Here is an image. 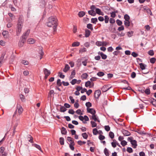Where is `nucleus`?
<instances>
[{
  "mask_svg": "<svg viewBox=\"0 0 156 156\" xmlns=\"http://www.w3.org/2000/svg\"><path fill=\"white\" fill-rule=\"evenodd\" d=\"M57 19L56 17L51 16L49 18L46 24L48 27H53L54 31L55 32L56 30V27L57 25Z\"/></svg>",
  "mask_w": 156,
  "mask_h": 156,
  "instance_id": "f257e3e1",
  "label": "nucleus"
},
{
  "mask_svg": "<svg viewBox=\"0 0 156 156\" xmlns=\"http://www.w3.org/2000/svg\"><path fill=\"white\" fill-rule=\"evenodd\" d=\"M23 17L20 16L19 18L18 22L16 25V33L17 36H19L20 35L21 31L23 26Z\"/></svg>",
  "mask_w": 156,
  "mask_h": 156,
  "instance_id": "f03ea898",
  "label": "nucleus"
},
{
  "mask_svg": "<svg viewBox=\"0 0 156 156\" xmlns=\"http://www.w3.org/2000/svg\"><path fill=\"white\" fill-rule=\"evenodd\" d=\"M20 120L19 118H16L13 119L12 122V125L13 126L14 130H15L16 127L20 123Z\"/></svg>",
  "mask_w": 156,
  "mask_h": 156,
  "instance_id": "7ed1b4c3",
  "label": "nucleus"
},
{
  "mask_svg": "<svg viewBox=\"0 0 156 156\" xmlns=\"http://www.w3.org/2000/svg\"><path fill=\"white\" fill-rule=\"evenodd\" d=\"M23 109L22 106L19 104H17L16 112H18L20 115L23 112Z\"/></svg>",
  "mask_w": 156,
  "mask_h": 156,
  "instance_id": "20e7f679",
  "label": "nucleus"
},
{
  "mask_svg": "<svg viewBox=\"0 0 156 156\" xmlns=\"http://www.w3.org/2000/svg\"><path fill=\"white\" fill-rule=\"evenodd\" d=\"M30 30H27L22 35L23 39H26L29 34Z\"/></svg>",
  "mask_w": 156,
  "mask_h": 156,
  "instance_id": "39448f33",
  "label": "nucleus"
},
{
  "mask_svg": "<svg viewBox=\"0 0 156 156\" xmlns=\"http://www.w3.org/2000/svg\"><path fill=\"white\" fill-rule=\"evenodd\" d=\"M87 112L88 113L91 114L92 115H95L96 111L95 110L91 108H87Z\"/></svg>",
  "mask_w": 156,
  "mask_h": 156,
  "instance_id": "423d86ee",
  "label": "nucleus"
},
{
  "mask_svg": "<svg viewBox=\"0 0 156 156\" xmlns=\"http://www.w3.org/2000/svg\"><path fill=\"white\" fill-rule=\"evenodd\" d=\"M101 91L97 90L95 91L94 93V97L95 98H98L101 94Z\"/></svg>",
  "mask_w": 156,
  "mask_h": 156,
  "instance_id": "0eeeda50",
  "label": "nucleus"
},
{
  "mask_svg": "<svg viewBox=\"0 0 156 156\" xmlns=\"http://www.w3.org/2000/svg\"><path fill=\"white\" fill-rule=\"evenodd\" d=\"M96 13L99 15L103 16L104 15V13L102 12L101 10L99 8L96 9Z\"/></svg>",
  "mask_w": 156,
  "mask_h": 156,
  "instance_id": "6e6552de",
  "label": "nucleus"
},
{
  "mask_svg": "<svg viewBox=\"0 0 156 156\" xmlns=\"http://www.w3.org/2000/svg\"><path fill=\"white\" fill-rule=\"evenodd\" d=\"M96 44L98 46H100L102 45L106 46L107 45V43L104 42L97 41L96 42Z\"/></svg>",
  "mask_w": 156,
  "mask_h": 156,
  "instance_id": "1a4fd4ad",
  "label": "nucleus"
},
{
  "mask_svg": "<svg viewBox=\"0 0 156 156\" xmlns=\"http://www.w3.org/2000/svg\"><path fill=\"white\" fill-rule=\"evenodd\" d=\"M111 87H108V86L107 85H105L101 88L102 91L105 92L108 90Z\"/></svg>",
  "mask_w": 156,
  "mask_h": 156,
  "instance_id": "9d476101",
  "label": "nucleus"
},
{
  "mask_svg": "<svg viewBox=\"0 0 156 156\" xmlns=\"http://www.w3.org/2000/svg\"><path fill=\"white\" fill-rule=\"evenodd\" d=\"M90 119L94 120L95 122L97 121L99 122H100V121L98 119V117H97L95 115H92L91 116V118H90Z\"/></svg>",
  "mask_w": 156,
  "mask_h": 156,
  "instance_id": "9b49d317",
  "label": "nucleus"
},
{
  "mask_svg": "<svg viewBox=\"0 0 156 156\" xmlns=\"http://www.w3.org/2000/svg\"><path fill=\"white\" fill-rule=\"evenodd\" d=\"M8 34L9 32L8 31L5 30L2 33V34L4 37L6 38H8L9 36Z\"/></svg>",
  "mask_w": 156,
  "mask_h": 156,
  "instance_id": "f8f14e48",
  "label": "nucleus"
},
{
  "mask_svg": "<svg viewBox=\"0 0 156 156\" xmlns=\"http://www.w3.org/2000/svg\"><path fill=\"white\" fill-rule=\"evenodd\" d=\"M98 54L101 56L102 59H105L107 58V55L103 54L102 52L99 51L98 52Z\"/></svg>",
  "mask_w": 156,
  "mask_h": 156,
  "instance_id": "ddd939ff",
  "label": "nucleus"
},
{
  "mask_svg": "<svg viewBox=\"0 0 156 156\" xmlns=\"http://www.w3.org/2000/svg\"><path fill=\"white\" fill-rule=\"evenodd\" d=\"M122 133L125 136H129L130 135V133L127 130H122Z\"/></svg>",
  "mask_w": 156,
  "mask_h": 156,
  "instance_id": "4468645a",
  "label": "nucleus"
},
{
  "mask_svg": "<svg viewBox=\"0 0 156 156\" xmlns=\"http://www.w3.org/2000/svg\"><path fill=\"white\" fill-rule=\"evenodd\" d=\"M38 53L40 55V59H41L42 58V56L44 55V52L42 51V48L40 47V50L38 51Z\"/></svg>",
  "mask_w": 156,
  "mask_h": 156,
  "instance_id": "2eb2a0df",
  "label": "nucleus"
},
{
  "mask_svg": "<svg viewBox=\"0 0 156 156\" xmlns=\"http://www.w3.org/2000/svg\"><path fill=\"white\" fill-rule=\"evenodd\" d=\"M131 144L133 146V148H136L137 146L136 141L135 140H133L131 142Z\"/></svg>",
  "mask_w": 156,
  "mask_h": 156,
  "instance_id": "dca6fc26",
  "label": "nucleus"
},
{
  "mask_svg": "<svg viewBox=\"0 0 156 156\" xmlns=\"http://www.w3.org/2000/svg\"><path fill=\"white\" fill-rule=\"evenodd\" d=\"M70 67L68 65L66 64L65 67V68L63 69V72L66 73L69 69Z\"/></svg>",
  "mask_w": 156,
  "mask_h": 156,
  "instance_id": "f3484780",
  "label": "nucleus"
},
{
  "mask_svg": "<svg viewBox=\"0 0 156 156\" xmlns=\"http://www.w3.org/2000/svg\"><path fill=\"white\" fill-rule=\"evenodd\" d=\"M88 14L91 16H94L96 15V13L93 10H89L88 11Z\"/></svg>",
  "mask_w": 156,
  "mask_h": 156,
  "instance_id": "a211bd4d",
  "label": "nucleus"
},
{
  "mask_svg": "<svg viewBox=\"0 0 156 156\" xmlns=\"http://www.w3.org/2000/svg\"><path fill=\"white\" fill-rule=\"evenodd\" d=\"M43 71L45 75H50L51 73L50 71L47 69H44Z\"/></svg>",
  "mask_w": 156,
  "mask_h": 156,
  "instance_id": "6ab92c4d",
  "label": "nucleus"
},
{
  "mask_svg": "<svg viewBox=\"0 0 156 156\" xmlns=\"http://www.w3.org/2000/svg\"><path fill=\"white\" fill-rule=\"evenodd\" d=\"M5 55V54L4 53H3L2 54V55L0 58V64H2L3 62L4 61V60Z\"/></svg>",
  "mask_w": 156,
  "mask_h": 156,
  "instance_id": "aec40b11",
  "label": "nucleus"
},
{
  "mask_svg": "<svg viewBox=\"0 0 156 156\" xmlns=\"http://www.w3.org/2000/svg\"><path fill=\"white\" fill-rule=\"evenodd\" d=\"M124 23L125 25L127 28L130 26V22L129 20H125L124 21Z\"/></svg>",
  "mask_w": 156,
  "mask_h": 156,
  "instance_id": "412c9836",
  "label": "nucleus"
},
{
  "mask_svg": "<svg viewBox=\"0 0 156 156\" xmlns=\"http://www.w3.org/2000/svg\"><path fill=\"white\" fill-rule=\"evenodd\" d=\"M26 40H20L19 42V45L20 47H22L23 44L24 42H25Z\"/></svg>",
  "mask_w": 156,
  "mask_h": 156,
  "instance_id": "4be33fe9",
  "label": "nucleus"
},
{
  "mask_svg": "<svg viewBox=\"0 0 156 156\" xmlns=\"http://www.w3.org/2000/svg\"><path fill=\"white\" fill-rule=\"evenodd\" d=\"M90 30L88 29L85 30V36L86 37H88L90 34Z\"/></svg>",
  "mask_w": 156,
  "mask_h": 156,
  "instance_id": "5701e85b",
  "label": "nucleus"
},
{
  "mask_svg": "<svg viewBox=\"0 0 156 156\" xmlns=\"http://www.w3.org/2000/svg\"><path fill=\"white\" fill-rule=\"evenodd\" d=\"M85 14V13L83 11L80 12L78 14V15L80 17H81L83 16Z\"/></svg>",
  "mask_w": 156,
  "mask_h": 156,
  "instance_id": "b1692460",
  "label": "nucleus"
},
{
  "mask_svg": "<svg viewBox=\"0 0 156 156\" xmlns=\"http://www.w3.org/2000/svg\"><path fill=\"white\" fill-rule=\"evenodd\" d=\"M61 133L62 134L65 135L66 134L67 131L66 129L64 127H62V128L61 130Z\"/></svg>",
  "mask_w": 156,
  "mask_h": 156,
  "instance_id": "393cba45",
  "label": "nucleus"
},
{
  "mask_svg": "<svg viewBox=\"0 0 156 156\" xmlns=\"http://www.w3.org/2000/svg\"><path fill=\"white\" fill-rule=\"evenodd\" d=\"M74 144V142H71L69 144V147L73 151L74 150V148L73 146Z\"/></svg>",
  "mask_w": 156,
  "mask_h": 156,
  "instance_id": "a878e982",
  "label": "nucleus"
},
{
  "mask_svg": "<svg viewBox=\"0 0 156 156\" xmlns=\"http://www.w3.org/2000/svg\"><path fill=\"white\" fill-rule=\"evenodd\" d=\"M91 84V82L89 81H88L85 83V86L86 87H89L90 88L91 87H90V86Z\"/></svg>",
  "mask_w": 156,
  "mask_h": 156,
  "instance_id": "bb28decb",
  "label": "nucleus"
},
{
  "mask_svg": "<svg viewBox=\"0 0 156 156\" xmlns=\"http://www.w3.org/2000/svg\"><path fill=\"white\" fill-rule=\"evenodd\" d=\"M87 28L90 29L91 30H93V25L92 24L89 23L87 24Z\"/></svg>",
  "mask_w": 156,
  "mask_h": 156,
  "instance_id": "cd10ccee",
  "label": "nucleus"
},
{
  "mask_svg": "<svg viewBox=\"0 0 156 156\" xmlns=\"http://www.w3.org/2000/svg\"><path fill=\"white\" fill-rule=\"evenodd\" d=\"M113 142H112L111 144L112 147L115 148L116 147V141L115 140H114Z\"/></svg>",
  "mask_w": 156,
  "mask_h": 156,
  "instance_id": "c85d7f7f",
  "label": "nucleus"
},
{
  "mask_svg": "<svg viewBox=\"0 0 156 156\" xmlns=\"http://www.w3.org/2000/svg\"><path fill=\"white\" fill-rule=\"evenodd\" d=\"M97 22L98 19L96 18H92L91 19V22L93 23L96 24Z\"/></svg>",
  "mask_w": 156,
  "mask_h": 156,
  "instance_id": "c756f323",
  "label": "nucleus"
},
{
  "mask_svg": "<svg viewBox=\"0 0 156 156\" xmlns=\"http://www.w3.org/2000/svg\"><path fill=\"white\" fill-rule=\"evenodd\" d=\"M109 20V17L108 16H105V21L106 23H108Z\"/></svg>",
  "mask_w": 156,
  "mask_h": 156,
  "instance_id": "7c9ffc66",
  "label": "nucleus"
},
{
  "mask_svg": "<svg viewBox=\"0 0 156 156\" xmlns=\"http://www.w3.org/2000/svg\"><path fill=\"white\" fill-rule=\"evenodd\" d=\"M60 111L62 112H64L66 110V108L63 106H61L60 108Z\"/></svg>",
  "mask_w": 156,
  "mask_h": 156,
  "instance_id": "2f4dec72",
  "label": "nucleus"
},
{
  "mask_svg": "<svg viewBox=\"0 0 156 156\" xmlns=\"http://www.w3.org/2000/svg\"><path fill=\"white\" fill-rule=\"evenodd\" d=\"M6 41L5 40H1L0 41V44L2 46H4L6 43Z\"/></svg>",
  "mask_w": 156,
  "mask_h": 156,
  "instance_id": "473e14b6",
  "label": "nucleus"
},
{
  "mask_svg": "<svg viewBox=\"0 0 156 156\" xmlns=\"http://www.w3.org/2000/svg\"><path fill=\"white\" fill-rule=\"evenodd\" d=\"M80 44V43L78 42H75L73 43L72 44L73 47H76L78 46Z\"/></svg>",
  "mask_w": 156,
  "mask_h": 156,
  "instance_id": "72a5a7b5",
  "label": "nucleus"
},
{
  "mask_svg": "<svg viewBox=\"0 0 156 156\" xmlns=\"http://www.w3.org/2000/svg\"><path fill=\"white\" fill-rule=\"evenodd\" d=\"M33 146L35 147H36V148H37L38 150H40V151H41V147L40 146L36 144H33Z\"/></svg>",
  "mask_w": 156,
  "mask_h": 156,
  "instance_id": "f704fd0d",
  "label": "nucleus"
},
{
  "mask_svg": "<svg viewBox=\"0 0 156 156\" xmlns=\"http://www.w3.org/2000/svg\"><path fill=\"white\" fill-rule=\"evenodd\" d=\"M27 42L28 44H33L35 42V40H27Z\"/></svg>",
  "mask_w": 156,
  "mask_h": 156,
  "instance_id": "c9c22d12",
  "label": "nucleus"
},
{
  "mask_svg": "<svg viewBox=\"0 0 156 156\" xmlns=\"http://www.w3.org/2000/svg\"><path fill=\"white\" fill-rule=\"evenodd\" d=\"M104 152L106 156H109V154L108 151L106 148H105L104 149Z\"/></svg>",
  "mask_w": 156,
  "mask_h": 156,
  "instance_id": "e433bc0d",
  "label": "nucleus"
},
{
  "mask_svg": "<svg viewBox=\"0 0 156 156\" xmlns=\"http://www.w3.org/2000/svg\"><path fill=\"white\" fill-rule=\"evenodd\" d=\"M133 31H131L128 32L127 33V35L129 37H130L133 36Z\"/></svg>",
  "mask_w": 156,
  "mask_h": 156,
  "instance_id": "4c0bfd02",
  "label": "nucleus"
},
{
  "mask_svg": "<svg viewBox=\"0 0 156 156\" xmlns=\"http://www.w3.org/2000/svg\"><path fill=\"white\" fill-rule=\"evenodd\" d=\"M88 76V75L87 73H84L82 75L81 77L83 79H85L87 78Z\"/></svg>",
  "mask_w": 156,
  "mask_h": 156,
  "instance_id": "58836bf2",
  "label": "nucleus"
},
{
  "mask_svg": "<svg viewBox=\"0 0 156 156\" xmlns=\"http://www.w3.org/2000/svg\"><path fill=\"white\" fill-rule=\"evenodd\" d=\"M59 142L61 145L64 144V139L63 137H60L59 139Z\"/></svg>",
  "mask_w": 156,
  "mask_h": 156,
  "instance_id": "ea45409f",
  "label": "nucleus"
},
{
  "mask_svg": "<svg viewBox=\"0 0 156 156\" xmlns=\"http://www.w3.org/2000/svg\"><path fill=\"white\" fill-rule=\"evenodd\" d=\"M91 124V126L92 127H95L97 126V124L95 122L91 121L90 122Z\"/></svg>",
  "mask_w": 156,
  "mask_h": 156,
  "instance_id": "a19ab883",
  "label": "nucleus"
},
{
  "mask_svg": "<svg viewBox=\"0 0 156 156\" xmlns=\"http://www.w3.org/2000/svg\"><path fill=\"white\" fill-rule=\"evenodd\" d=\"M82 136L83 138L85 139H87L88 136L87 134L86 133H83L82 134Z\"/></svg>",
  "mask_w": 156,
  "mask_h": 156,
  "instance_id": "79ce46f5",
  "label": "nucleus"
},
{
  "mask_svg": "<svg viewBox=\"0 0 156 156\" xmlns=\"http://www.w3.org/2000/svg\"><path fill=\"white\" fill-rule=\"evenodd\" d=\"M116 22L117 25L119 26H121L122 24V21L118 19L116 20Z\"/></svg>",
  "mask_w": 156,
  "mask_h": 156,
  "instance_id": "37998d69",
  "label": "nucleus"
},
{
  "mask_svg": "<svg viewBox=\"0 0 156 156\" xmlns=\"http://www.w3.org/2000/svg\"><path fill=\"white\" fill-rule=\"evenodd\" d=\"M139 65H140V68L142 70H144V69H145V67L144 64H143L142 63H140L139 64Z\"/></svg>",
  "mask_w": 156,
  "mask_h": 156,
  "instance_id": "c03bdc74",
  "label": "nucleus"
},
{
  "mask_svg": "<svg viewBox=\"0 0 156 156\" xmlns=\"http://www.w3.org/2000/svg\"><path fill=\"white\" fill-rule=\"evenodd\" d=\"M124 18L125 20H129L130 17L128 15L126 14L124 15Z\"/></svg>",
  "mask_w": 156,
  "mask_h": 156,
  "instance_id": "a18cd8bd",
  "label": "nucleus"
},
{
  "mask_svg": "<svg viewBox=\"0 0 156 156\" xmlns=\"http://www.w3.org/2000/svg\"><path fill=\"white\" fill-rule=\"evenodd\" d=\"M109 136L111 139H113L114 137V133L112 132L109 133Z\"/></svg>",
  "mask_w": 156,
  "mask_h": 156,
  "instance_id": "49530a36",
  "label": "nucleus"
},
{
  "mask_svg": "<svg viewBox=\"0 0 156 156\" xmlns=\"http://www.w3.org/2000/svg\"><path fill=\"white\" fill-rule=\"evenodd\" d=\"M86 106L87 107V108H89V107L91 106L92 105L90 102H88L86 103Z\"/></svg>",
  "mask_w": 156,
  "mask_h": 156,
  "instance_id": "de8ad7c7",
  "label": "nucleus"
},
{
  "mask_svg": "<svg viewBox=\"0 0 156 156\" xmlns=\"http://www.w3.org/2000/svg\"><path fill=\"white\" fill-rule=\"evenodd\" d=\"M97 75L98 76L101 77L104 75V73L103 72H100L97 73Z\"/></svg>",
  "mask_w": 156,
  "mask_h": 156,
  "instance_id": "09e8293b",
  "label": "nucleus"
},
{
  "mask_svg": "<svg viewBox=\"0 0 156 156\" xmlns=\"http://www.w3.org/2000/svg\"><path fill=\"white\" fill-rule=\"evenodd\" d=\"M93 133L94 135H96L98 133V131L97 129L94 128L93 129Z\"/></svg>",
  "mask_w": 156,
  "mask_h": 156,
  "instance_id": "8fccbe9b",
  "label": "nucleus"
},
{
  "mask_svg": "<svg viewBox=\"0 0 156 156\" xmlns=\"http://www.w3.org/2000/svg\"><path fill=\"white\" fill-rule=\"evenodd\" d=\"M121 144L123 146H124L127 144V142L125 140H123L121 142Z\"/></svg>",
  "mask_w": 156,
  "mask_h": 156,
  "instance_id": "3c124183",
  "label": "nucleus"
},
{
  "mask_svg": "<svg viewBox=\"0 0 156 156\" xmlns=\"http://www.w3.org/2000/svg\"><path fill=\"white\" fill-rule=\"evenodd\" d=\"M21 63L24 65H27L29 64V62L28 61L25 60H23L21 62Z\"/></svg>",
  "mask_w": 156,
  "mask_h": 156,
  "instance_id": "603ef678",
  "label": "nucleus"
},
{
  "mask_svg": "<svg viewBox=\"0 0 156 156\" xmlns=\"http://www.w3.org/2000/svg\"><path fill=\"white\" fill-rule=\"evenodd\" d=\"M76 112L77 114L80 115H82L83 114V113H82L81 110L80 109H78L76 110Z\"/></svg>",
  "mask_w": 156,
  "mask_h": 156,
  "instance_id": "864d4df0",
  "label": "nucleus"
},
{
  "mask_svg": "<svg viewBox=\"0 0 156 156\" xmlns=\"http://www.w3.org/2000/svg\"><path fill=\"white\" fill-rule=\"evenodd\" d=\"M86 49L85 48H83L80 49L79 50V52L80 53H82L83 52H85L86 51Z\"/></svg>",
  "mask_w": 156,
  "mask_h": 156,
  "instance_id": "5fc2aeb1",
  "label": "nucleus"
},
{
  "mask_svg": "<svg viewBox=\"0 0 156 156\" xmlns=\"http://www.w3.org/2000/svg\"><path fill=\"white\" fill-rule=\"evenodd\" d=\"M78 144L80 145H82L83 144H85L86 143V142L82 141L81 140H79L78 141Z\"/></svg>",
  "mask_w": 156,
  "mask_h": 156,
  "instance_id": "6e6d98bb",
  "label": "nucleus"
},
{
  "mask_svg": "<svg viewBox=\"0 0 156 156\" xmlns=\"http://www.w3.org/2000/svg\"><path fill=\"white\" fill-rule=\"evenodd\" d=\"M152 104L155 106H156V100L154 99H153L151 101Z\"/></svg>",
  "mask_w": 156,
  "mask_h": 156,
  "instance_id": "4d7b16f0",
  "label": "nucleus"
},
{
  "mask_svg": "<svg viewBox=\"0 0 156 156\" xmlns=\"http://www.w3.org/2000/svg\"><path fill=\"white\" fill-rule=\"evenodd\" d=\"M124 27L123 26H121L118 27V30L119 31H120L122 30H124Z\"/></svg>",
  "mask_w": 156,
  "mask_h": 156,
  "instance_id": "13d9d810",
  "label": "nucleus"
},
{
  "mask_svg": "<svg viewBox=\"0 0 156 156\" xmlns=\"http://www.w3.org/2000/svg\"><path fill=\"white\" fill-rule=\"evenodd\" d=\"M156 61V59L154 58H152L150 59V62L152 63H154Z\"/></svg>",
  "mask_w": 156,
  "mask_h": 156,
  "instance_id": "bf43d9fd",
  "label": "nucleus"
},
{
  "mask_svg": "<svg viewBox=\"0 0 156 156\" xmlns=\"http://www.w3.org/2000/svg\"><path fill=\"white\" fill-rule=\"evenodd\" d=\"M148 54L151 56H153L154 55V51L153 50H150L148 52Z\"/></svg>",
  "mask_w": 156,
  "mask_h": 156,
  "instance_id": "052dcab7",
  "label": "nucleus"
},
{
  "mask_svg": "<svg viewBox=\"0 0 156 156\" xmlns=\"http://www.w3.org/2000/svg\"><path fill=\"white\" fill-rule=\"evenodd\" d=\"M111 16L113 18H114L116 16V14L113 12H112L110 13Z\"/></svg>",
  "mask_w": 156,
  "mask_h": 156,
  "instance_id": "680f3d73",
  "label": "nucleus"
},
{
  "mask_svg": "<svg viewBox=\"0 0 156 156\" xmlns=\"http://www.w3.org/2000/svg\"><path fill=\"white\" fill-rule=\"evenodd\" d=\"M67 140L70 143V144L72 142H74L73 140V139L70 137L68 136L67 137Z\"/></svg>",
  "mask_w": 156,
  "mask_h": 156,
  "instance_id": "e2e57ef3",
  "label": "nucleus"
},
{
  "mask_svg": "<svg viewBox=\"0 0 156 156\" xmlns=\"http://www.w3.org/2000/svg\"><path fill=\"white\" fill-rule=\"evenodd\" d=\"M127 151L129 153H131L133 152L132 149L130 147H128L127 149Z\"/></svg>",
  "mask_w": 156,
  "mask_h": 156,
  "instance_id": "0e129e2a",
  "label": "nucleus"
},
{
  "mask_svg": "<svg viewBox=\"0 0 156 156\" xmlns=\"http://www.w3.org/2000/svg\"><path fill=\"white\" fill-rule=\"evenodd\" d=\"M69 98L71 101V103H72V104H73L74 103L75 100L72 96H69Z\"/></svg>",
  "mask_w": 156,
  "mask_h": 156,
  "instance_id": "69168bd1",
  "label": "nucleus"
},
{
  "mask_svg": "<svg viewBox=\"0 0 156 156\" xmlns=\"http://www.w3.org/2000/svg\"><path fill=\"white\" fill-rule=\"evenodd\" d=\"M57 85L59 86H60L62 85V83L61 82V80L60 79H58L57 82Z\"/></svg>",
  "mask_w": 156,
  "mask_h": 156,
  "instance_id": "338daca9",
  "label": "nucleus"
},
{
  "mask_svg": "<svg viewBox=\"0 0 156 156\" xmlns=\"http://www.w3.org/2000/svg\"><path fill=\"white\" fill-rule=\"evenodd\" d=\"M98 138L100 140H102L105 139V137L103 135H100L99 136Z\"/></svg>",
  "mask_w": 156,
  "mask_h": 156,
  "instance_id": "774afa93",
  "label": "nucleus"
}]
</instances>
